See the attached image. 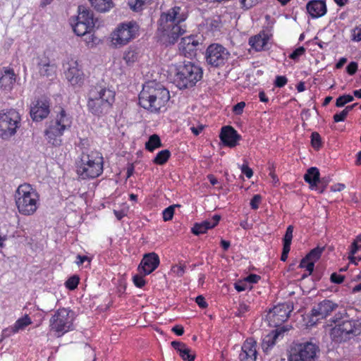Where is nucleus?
I'll use <instances>...</instances> for the list:
<instances>
[{"label": "nucleus", "mask_w": 361, "mask_h": 361, "mask_svg": "<svg viewBox=\"0 0 361 361\" xmlns=\"http://www.w3.org/2000/svg\"><path fill=\"white\" fill-rule=\"evenodd\" d=\"M188 16L186 6H175L163 13L159 20V30L168 38L169 44H174L178 37L185 33V27L183 23Z\"/></svg>", "instance_id": "nucleus-1"}, {"label": "nucleus", "mask_w": 361, "mask_h": 361, "mask_svg": "<svg viewBox=\"0 0 361 361\" xmlns=\"http://www.w3.org/2000/svg\"><path fill=\"white\" fill-rule=\"evenodd\" d=\"M170 99L169 92L160 83L149 81L139 94L140 105L151 112H159Z\"/></svg>", "instance_id": "nucleus-2"}, {"label": "nucleus", "mask_w": 361, "mask_h": 361, "mask_svg": "<svg viewBox=\"0 0 361 361\" xmlns=\"http://www.w3.org/2000/svg\"><path fill=\"white\" fill-rule=\"evenodd\" d=\"M115 100V92L100 85L90 88L87 95V109L95 116L107 113Z\"/></svg>", "instance_id": "nucleus-3"}, {"label": "nucleus", "mask_w": 361, "mask_h": 361, "mask_svg": "<svg viewBox=\"0 0 361 361\" xmlns=\"http://www.w3.org/2000/svg\"><path fill=\"white\" fill-rule=\"evenodd\" d=\"M39 200L37 192L30 184L20 185L16 190V204L23 215H32L38 208Z\"/></svg>", "instance_id": "nucleus-4"}, {"label": "nucleus", "mask_w": 361, "mask_h": 361, "mask_svg": "<svg viewBox=\"0 0 361 361\" xmlns=\"http://www.w3.org/2000/svg\"><path fill=\"white\" fill-rule=\"evenodd\" d=\"M202 77V68L188 61L176 68L175 82L179 89H186L193 87Z\"/></svg>", "instance_id": "nucleus-5"}, {"label": "nucleus", "mask_w": 361, "mask_h": 361, "mask_svg": "<svg viewBox=\"0 0 361 361\" xmlns=\"http://www.w3.org/2000/svg\"><path fill=\"white\" fill-rule=\"evenodd\" d=\"M71 118L63 109H61L55 119L47 123V128L44 131L49 142L53 145H59L61 142L60 137L66 129L71 128Z\"/></svg>", "instance_id": "nucleus-6"}, {"label": "nucleus", "mask_w": 361, "mask_h": 361, "mask_svg": "<svg viewBox=\"0 0 361 361\" xmlns=\"http://www.w3.org/2000/svg\"><path fill=\"white\" fill-rule=\"evenodd\" d=\"M361 334V319L344 320L336 324L331 331V338L337 343L346 342Z\"/></svg>", "instance_id": "nucleus-7"}, {"label": "nucleus", "mask_w": 361, "mask_h": 361, "mask_svg": "<svg viewBox=\"0 0 361 361\" xmlns=\"http://www.w3.org/2000/svg\"><path fill=\"white\" fill-rule=\"evenodd\" d=\"M73 312L66 308L59 309L50 319V326L60 337L73 329Z\"/></svg>", "instance_id": "nucleus-8"}, {"label": "nucleus", "mask_w": 361, "mask_h": 361, "mask_svg": "<svg viewBox=\"0 0 361 361\" xmlns=\"http://www.w3.org/2000/svg\"><path fill=\"white\" fill-rule=\"evenodd\" d=\"M20 126V116L15 109L0 111V137L6 139L15 135Z\"/></svg>", "instance_id": "nucleus-9"}, {"label": "nucleus", "mask_w": 361, "mask_h": 361, "mask_svg": "<svg viewBox=\"0 0 361 361\" xmlns=\"http://www.w3.org/2000/svg\"><path fill=\"white\" fill-rule=\"evenodd\" d=\"M140 26L135 21L121 23L111 35V42L116 46H123L138 35Z\"/></svg>", "instance_id": "nucleus-10"}, {"label": "nucleus", "mask_w": 361, "mask_h": 361, "mask_svg": "<svg viewBox=\"0 0 361 361\" xmlns=\"http://www.w3.org/2000/svg\"><path fill=\"white\" fill-rule=\"evenodd\" d=\"M319 348L312 341L299 343L291 349L288 361H315Z\"/></svg>", "instance_id": "nucleus-11"}, {"label": "nucleus", "mask_w": 361, "mask_h": 361, "mask_svg": "<svg viewBox=\"0 0 361 361\" xmlns=\"http://www.w3.org/2000/svg\"><path fill=\"white\" fill-rule=\"evenodd\" d=\"M102 159H80L76 162V173L82 180L98 177L103 171Z\"/></svg>", "instance_id": "nucleus-12"}, {"label": "nucleus", "mask_w": 361, "mask_h": 361, "mask_svg": "<svg viewBox=\"0 0 361 361\" xmlns=\"http://www.w3.org/2000/svg\"><path fill=\"white\" fill-rule=\"evenodd\" d=\"M231 54L226 48L219 44H212L206 49L205 59L213 68H221L228 61Z\"/></svg>", "instance_id": "nucleus-13"}, {"label": "nucleus", "mask_w": 361, "mask_h": 361, "mask_svg": "<svg viewBox=\"0 0 361 361\" xmlns=\"http://www.w3.org/2000/svg\"><path fill=\"white\" fill-rule=\"evenodd\" d=\"M49 112V102L44 97L37 99L30 106V114L34 121L43 120L47 117Z\"/></svg>", "instance_id": "nucleus-14"}, {"label": "nucleus", "mask_w": 361, "mask_h": 361, "mask_svg": "<svg viewBox=\"0 0 361 361\" xmlns=\"http://www.w3.org/2000/svg\"><path fill=\"white\" fill-rule=\"evenodd\" d=\"M290 313V310H289L288 305H280L275 306L269 311L267 319L271 325L279 328L282 323L288 319Z\"/></svg>", "instance_id": "nucleus-15"}, {"label": "nucleus", "mask_w": 361, "mask_h": 361, "mask_svg": "<svg viewBox=\"0 0 361 361\" xmlns=\"http://www.w3.org/2000/svg\"><path fill=\"white\" fill-rule=\"evenodd\" d=\"M65 75L66 79L72 85H80L84 81V73L79 68L77 61L71 60L69 62Z\"/></svg>", "instance_id": "nucleus-16"}, {"label": "nucleus", "mask_w": 361, "mask_h": 361, "mask_svg": "<svg viewBox=\"0 0 361 361\" xmlns=\"http://www.w3.org/2000/svg\"><path fill=\"white\" fill-rule=\"evenodd\" d=\"M159 264V256L154 252L148 253L145 255L138 267V270L140 274L148 275L154 271Z\"/></svg>", "instance_id": "nucleus-17"}, {"label": "nucleus", "mask_w": 361, "mask_h": 361, "mask_svg": "<svg viewBox=\"0 0 361 361\" xmlns=\"http://www.w3.org/2000/svg\"><path fill=\"white\" fill-rule=\"evenodd\" d=\"M338 307L337 303L329 300H324L312 308V316L317 317L319 319H324L333 311H335Z\"/></svg>", "instance_id": "nucleus-18"}, {"label": "nucleus", "mask_w": 361, "mask_h": 361, "mask_svg": "<svg viewBox=\"0 0 361 361\" xmlns=\"http://www.w3.org/2000/svg\"><path fill=\"white\" fill-rule=\"evenodd\" d=\"M257 356V343L252 339L246 340L241 348L240 361H256Z\"/></svg>", "instance_id": "nucleus-19"}, {"label": "nucleus", "mask_w": 361, "mask_h": 361, "mask_svg": "<svg viewBox=\"0 0 361 361\" xmlns=\"http://www.w3.org/2000/svg\"><path fill=\"white\" fill-rule=\"evenodd\" d=\"M200 43L193 36L183 37L178 44L180 51L186 57H191L196 54Z\"/></svg>", "instance_id": "nucleus-20"}, {"label": "nucleus", "mask_w": 361, "mask_h": 361, "mask_svg": "<svg viewBox=\"0 0 361 361\" xmlns=\"http://www.w3.org/2000/svg\"><path fill=\"white\" fill-rule=\"evenodd\" d=\"M221 142L224 146L234 147L239 140V135L236 130L231 126H223L220 133Z\"/></svg>", "instance_id": "nucleus-21"}, {"label": "nucleus", "mask_w": 361, "mask_h": 361, "mask_svg": "<svg viewBox=\"0 0 361 361\" xmlns=\"http://www.w3.org/2000/svg\"><path fill=\"white\" fill-rule=\"evenodd\" d=\"M37 67L39 73L42 76L52 77L56 73V66L50 63L49 59L44 56H39L36 58Z\"/></svg>", "instance_id": "nucleus-22"}, {"label": "nucleus", "mask_w": 361, "mask_h": 361, "mask_svg": "<svg viewBox=\"0 0 361 361\" xmlns=\"http://www.w3.org/2000/svg\"><path fill=\"white\" fill-rule=\"evenodd\" d=\"M289 330L288 326H281L277 328L275 331L265 336L262 340V348L263 350L267 353L275 344L276 341L279 336L283 333Z\"/></svg>", "instance_id": "nucleus-23"}, {"label": "nucleus", "mask_w": 361, "mask_h": 361, "mask_svg": "<svg viewBox=\"0 0 361 361\" xmlns=\"http://www.w3.org/2000/svg\"><path fill=\"white\" fill-rule=\"evenodd\" d=\"M307 11L313 18L323 16L326 13V6L322 0H312L307 3Z\"/></svg>", "instance_id": "nucleus-24"}, {"label": "nucleus", "mask_w": 361, "mask_h": 361, "mask_svg": "<svg viewBox=\"0 0 361 361\" xmlns=\"http://www.w3.org/2000/svg\"><path fill=\"white\" fill-rule=\"evenodd\" d=\"M172 347L177 350L179 355L184 361H194L195 355L191 353V350L183 343L173 341L171 342Z\"/></svg>", "instance_id": "nucleus-25"}, {"label": "nucleus", "mask_w": 361, "mask_h": 361, "mask_svg": "<svg viewBox=\"0 0 361 361\" xmlns=\"http://www.w3.org/2000/svg\"><path fill=\"white\" fill-rule=\"evenodd\" d=\"M16 81L15 73L13 70L5 69L0 71V87L4 90H11Z\"/></svg>", "instance_id": "nucleus-26"}, {"label": "nucleus", "mask_w": 361, "mask_h": 361, "mask_svg": "<svg viewBox=\"0 0 361 361\" xmlns=\"http://www.w3.org/2000/svg\"><path fill=\"white\" fill-rule=\"evenodd\" d=\"M70 20L77 23H86L85 24H87L88 21L89 25L94 26V21L92 11L86 8L83 6H78V16L76 18H72Z\"/></svg>", "instance_id": "nucleus-27"}, {"label": "nucleus", "mask_w": 361, "mask_h": 361, "mask_svg": "<svg viewBox=\"0 0 361 361\" xmlns=\"http://www.w3.org/2000/svg\"><path fill=\"white\" fill-rule=\"evenodd\" d=\"M269 37L264 32H260L249 39L250 45L256 51H259L266 49Z\"/></svg>", "instance_id": "nucleus-28"}, {"label": "nucleus", "mask_w": 361, "mask_h": 361, "mask_svg": "<svg viewBox=\"0 0 361 361\" xmlns=\"http://www.w3.org/2000/svg\"><path fill=\"white\" fill-rule=\"evenodd\" d=\"M31 324V319L27 314H25L24 317L19 318L9 329L5 330V332H9L8 335L11 334H16L20 331L24 330Z\"/></svg>", "instance_id": "nucleus-29"}, {"label": "nucleus", "mask_w": 361, "mask_h": 361, "mask_svg": "<svg viewBox=\"0 0 361 361\" xmlns=\"http://www.w3.org/2000/svg\"><path fill=\"white\" fill-rule=\"evenodd\" d=\"M319 171L317 167H310L304 175V179L310 184V188L313 189L319 181Z\"/></svg>", "instance_id": "nucleus-30"}, {"label": "nucleus", "mask_w": 361, "mask_h": 361, "mask_svg": "<svg viewBox=\"0 0 361 361\" xmlns=\"http://www.w3.org/2000/svg\"><path fill=\"white\" fill-rule=\"evenodd\" d=\"M86 23H77L75 21H71L70 24L73 30V32L78 36H84L87 33H90L93 29L94 25H89V22Z\"/></svg>", "instance_id": "nucleus-31"}, {"label": "nucleus", "mask_w": 361, "mask_h": 361, "mask_svg": "<svg viewBox=\"0 0 361 361\" xmlns=\"http://www.w3.org/2000/svg\"><path fill=\"white\" fill-rule=\"evenodd\" d=\"M92 6L99 12H106L114 6L112 0H89Z\"/></svg>", "instance_id": "nucleus-32"}, {"label": "nucleus", "mask_w": 361, "mask_h": 361, "mask_svg": "<svg viewBox=\"0 0 361 361\" xmlns=\"http://www.w3.org/2000/svg\"><path fill=\"white\" fill-rule=\"evenodd\" d=\"M212 228L209 221H204L200 224H195L192 228V232L195 235H200L207 232L208 229Z\"/></svg>", "instance_id": "nucleus-33"}, {"label": "nucleus", "mask_w": 361, "mask_h": 361, "mask_svg": "<svg viewBox=\"0 0 361 361\" xmlns=\"http://www.w3.org/2000/svg\"><path fill=\"white\" fill-rule=\"evenodd\" d=\"M139 53L136 49H129L124 52L123 60L128 65H131L137 61Z\"/></svg>", "instance_id": "nucleus-34"}, {"label": "nucleus", "mask_w": 361, "mask_h": 361, "mask_svg": "<svg viewBox=\"0 0 361 361\" xmlns=\"http://www.w3.org/2000/svg\"><path fill=\"white\" fill-rule=\"evenodd\" d=\"M161 145L159 137L157 135H152L149 137V140L145 144L147 150L152 152L155 148Z\"/></svg>", "instance_id": "nucleus-35"}, {"label": "nucleus", "mask_w": 361, "mask_h": 361, "mask_svg": "<svg viewBox=\"0 0 361 361\" xmlns=\"http://www.w3.org/2000/svg\"><path fill=\"white\" fill-rule=\"evenodd\" d=\"M323 250L324 248L319 247L314 248L306 255V259H308L314 264L320 258Z\"/></svg>", "instance_id": "nucleus-36"}, {"label": "nucleus", "mask_w": 361, "mask_h": 361, "mask_svg": "<svg viewBox=\"0 0 361 361\" xmlns=\"http://www.w3.org/2000/svg\"><path fill=\"white\" fill-rule=\"evenodd\" d=\"M345 310L338 311L335 316L331 318V322L334 324H341L344 320H350Z\"/></svg>", "instance_id": "nucleus-37"}, {"label": "nucleus", "mask_w": 361, "mask_h": 361, "mask_svg": "<svg viewBox=\"0 0 361 361\" xmlns=\"http://www.w3.org/2000/svg\"><path fill=\"white\" fill-rule=\"evenodd\" d=\"M179 207V204H173L166 208L162 212L164 221H167L171 220L174 214L175 208Z\"/></svg>", "instance_id": "nucleus-38"}, {"label": "nucleus", "mask_w": 361, "mask_h": 361, "mask_svg": "<svg viewBox=\"0 0 361 361\" xmlns=\"http://www.w3.org/2000/svg\"><path fill=\"white\" fill-rule=\"evenodd\" d=\"M354 100V97L350 94H343L336 99V106L337 107H343L347 103L351 102Z\"/></svg>", "instance_id": "nucleus-39"}, {"label": "nucleus", "mask_w": 361, "mask_h": 361, "mask_svg": "<svg viewBox=\"0 0 361 361\" xmlns=\"http://www.w3.org/2000/svg\"><path fill=\"white\" fill-rule=\"evenodd\" d=\"M299 267L305 269L309 272V275H310L314 271V264L305 257L301 260Z\"/></svg>", "instance_id": "nucleus-40"}, {"label": "nucleus", "mask_w": 361, "mask_h": 361, "mask_svg": "<svg viewBox=\"0 0 361 361\" xmlns=\"http://www.w3.org/2000/svg\"><path fill=\"white\" fill-rule=\"evenodd\" d=\"M79 277L76 275H74L71 277H70L66 281V287L69 290H74L77 288L78 283H79Z\"/></svg>", "instance_id": "nucleus-41"}, {"label": "nucleus", "mask_w": 361, "mask_h": 361, "mask_svg": "<svg viewBox=\"0 0 361 361\" xmlns=\"http://www.w3.org/2000/svg\"><path fill=\"white\" fill-rule=\"evenodd\" d=\"M144 4V0H128V5L130 8L135 11L141 10Z\"/></svg>", "instance_id": "nucleus-42"}, {"label": "nucleus", "mask_w": 361, "mask_h": 361, "mask_svg": "<svg viewBox=\"0 0 361 361\" xmlns=\"http://www.w3.org/2000/svg\"><path fill=\"white\" fill-rule=\"evenodd\" d=\"M311 144L315 149L319 148L322 145V139L319 134L317 132H313L311 135Z\"/></svg>", "instance_id": "nucleus-43"}, {"label": "nucleus", "mask_w": 361, "mask_h": 361, "mask_svg": "<svg viewBox=\"0 0 361 361\" xmlns=\"http://www.w3.org/2000/svg\"><path fill=\"white\" fill-rule=\"evenodd\" d=\"M358 244H361V235L357 236L356 239L353 242L350 246V254L356 255L359 252Z\"/></svg>", "instance_id": "nucleus-44"}, {"label": "nucleus", "mask_w": 361, "mask_h": 361, "mask_svg": "<svg viewBox=\"0 0 361 361\" xmlns=\"http://www.w3.org/2000/svg\"><path fill=\"white\" fill-rule=\"evenodd\" d=\"M305 52V49L303 47H300L294 50L289 56V57L293 60H298L299 57L303 55Z\"/></svg>", "instance_id": "nucleus-45"}, {"label": "nucleus", "mask_w": 361, "mask_h": 361, "mask_svg": "<svg viewBox=\"0 0 361 361\" xmlns=\"http://www.w3.org/2000/svg\"><path fill=\"white\" fill-rule=\"evenodd\" d=\"M186 267L183 264L175 265L171 268V271L178 276H182L185 271Z\"/></svg>", "instance_id": "nucleus-46"}, {"label": "nucleus", "mask_w": 361, "mask_h": 361, "mask_svg": "<svg viewBox=\"0 0 361 361\" xmlns=\"http://www.w3.org/2000/svg\"><path fill=\"white\" fill-rule=\"evenodd\" d=\"M262 200V196L260 195H255L250 201V207L252 209H257L259 208V203Z\"/></svg>", "instance_id": "nucleus-47"}, {"label": "nucleus", "mask_w": 361, "mask_h": 361, "mask_svg": "<svg viewBox=\"0 0 361 361\" xmlns=\"http://www.w3.org/2000/svg\"><path fill=\"white\" fill-rule=\"evenodd\" d=\"M250 310V305H247L244 302H241L239 304V307L238 308V312L236 315L238 317L244 316L246 312Z\"/></svg>", "instance_id": "nucleus-48"}, {"label": "nucleus", "mask_w": 361, "mask_h": 361, "mask_svg": "<svg viewBox=\"0 0 361 361\" xmlns=\"http://www.w3.org/2000/svg\"><path fill=\"white\" fill-rule=\"evenodd\" d=\"M288 80L286 76L278 75L276 78L274 85L277 87H283L286 85Z\"/></svg>", "instance_id": "nucleus-49"}, {"label": "nucleus", "mask_w": 361, "mask_h": 361, "mask_svg": "<svg viewBox=\"0 0 361 361\" xmlns=\"http://www.w3.org/2000/svg\"><path fill=\"white\" fill-rule=\"evenodd\" d=\"M259 2V0H240V4L243 8L249 9L256 5Z\"/></svg>", "instance_id": "nucleus-50"}, {"label": "nucleus", "mask_w": 361, "mask_h": 361, "mask_svg": "<svg viewBox=\"0 0 361 361\" xmlns=\"http://www.w3.org/2000/svg\"><path fill=\"white\" fill-rule=\"evenodd\" d=\"M293 226H289L286 231V234L283 238V242L291 243L293 239Z\"/></svg>", "instance_id": "nucleus-51"}, {"label": "nucleus", "mask_w": 361, "mask_h": 361, "mask_svg": "<svg viewBox=\"0 0 361 361\" xmlns=\"http://www.w3.org/2000/svg\"><path fill=\"white\" fill-rule=\"evenodd\" d=\"M357 67V63L352 61L347 66L346 71L349 75H353L356 73Z\"/></svg>", "instance_id": "nucleus-52"}, {"label": "nucleus", "mask_w": 361, "mask_h": 361, "mask_svg": "<svg viewBox=\"0 0 361 361\" xmlns=\"http://www.w3.org/2000/svg\"><path fill=\"white\" fill-rule=\"evenodd\" d=\"M208 25L210 30L212 32L219 31L221 27V25L218 20H211Z\"/></svg>", "instance_id": "nucleus-53"}, {"label": "nucleus", "mask_w": 361, "mask_h": 361, "mask_svg": "<svg viewBox=\"0 0 361 361\" xmlns=\"http://www.w3.org/2000/svg\"><path fill=\"white\" fill-rule=\"evenodd\" d=\"M347 115H348V113L346 112V111L345 109H343L340 113L334 114V121L336 123H338L340 121H343L345 119Z\"/></svg>", "instance_id": "nucleus-54"}, {"label": "nucleus", "mask_w": 361, "mask_h": 361, "mask_svg": "<svg viewBox=\"0 0 361 361\" xmlns=\"http://www.w3.org/2000/svg\"><path fill=\"white\" fill-rule=\"evenodd\" d=\"M359 252L355 255H351L350 252L349 253L348 258L350 259V262L354 263L355 264H357L356 260L361 261V244L359 245Z\"/></svg>", "instance_id": "nucleus-55"}, {"label": "nucleus", "mask_w": 361, "mask_h": 361, "mask_svg": "<svg viewBox=\"0 0 361 361\" xmlns=\"http://www.w3.org/2000/svg\"><path fill=\"white\" fill-rule=\"evenodd\" d=\"M330 280L334 283L340 284L344 280V276L343 275L338 274L337 273H333L331 275Z\"/></svg>", "instance_id": "nucleus-56"}, {"label": "nucleus", "mask_w": 361, "mask_h": 361, "mask_svg": "<svg viewBox=\"0 0 361 361\" xmlns=\"http://www.w3.org/2000/svg\"><path fill=\"white\" fill-rule=\"evenodd\" d=\"M133 283L137 287L142 288L145 286V281L144 280L142 276L135 275L133 276Z\"/></svg>", "instance_id": "nucleus-57"}, {"label": "nucleus", "mask_w": 361, "mask_h": 361, "mask_svg": "<svg viewBox=\"0 0 361 361\" xmlns=\"http://www.w3.org/2000/svg\"><path fill=\"white\" fill-rule=\"evenodd\" d=\"M245 106V102H240L233 107V111L236 115H240L243 113Z\"/></svg>", "instance_id": "nucleus-58"}, {"label": "nucleus", "mask_w": 361, "mask_h": 361, "mask_svg": "<svg viewBox=\"0 0 361 361\" xmlns=\"http://www.w3.org/2000/svg\"><path fill=\"white\" fill-rule=\"evenodd\" d=\"M260 279V276L257 274H250L245 279V282H248L250 283H256Z\"/></svg>", "instance_id": "nucleus-59"}, {"label": "nucleus", "mask_w": 361, "mask_h": 361, "mask_svg": "<svg viewBox=\"0 0 361 361\" xmlns=\"http://www.w3.org/2000/svg\"><path fill=\"white\" fill-rule=\"evenodd\" d=\"M171 156V152L169 149H163L158 152L154 158L156 159H164V158H169Z\"/></svg>", "instance_id": "nucleus-60"}, {"label": "nucleus", "mask_w": 361, "mask_h": 361, "mask_svg": "<svg viewBox=\"0 0 361 361\" xmlns=\"http://www.w3.org/2000/svg\"><path fill=\"white\" fill-rule=\"evenodd\" d=\"M242 173H244L247 178H250L253 175L252 170L247 165H243L241 167Z\"/></svg>", "instance_id": "nucleus-61"}, {"label": "nucleus", "mask_w": 361, "mask_h": 361, "mask_svg": "<svg viewBox=\"0 0 361 361\" xmlns=\"http://www.w3.org/2000/svg\"><path fill=\"white\" fill-rule=\"evenodd\" d=\"M195 302L201 308H205L207 307V303L205 302L204 298L202 295H198L195 298Z\"/></svg>", "instance_id": "nucleus-62"}, {"label": "nucleus", "mask_w": 361, "mask_h": 361, "mask_svg": "<svg viewBox=\"0 0 361 361\" xmlns=\"http://www.w3.org/2000/svg\"><path fill=\"white\" fill-rule=\"evenodd\" d=\"M86 261H88L90 262V259L87 256L78 255L76 257L75 263L80 266V265L82 264Z\"/></svg>", "instance_id": "nucleus-63"}, {"label": "nucleus", "mask_w": 361, "mask_h": 361, "mask_svg": "<svg viewBox=\"0 0 361 361\" xmlns=\"http://www.w3.org/2000/svg\"><path fill=\"white\" fill-rule=\"evenodd\" d=\"M235 288L237 291L241 292L247 288V284L243 282H238L235 283Z\"/></svg>", "instance_id": "nucleus-64"}]
</instances>
